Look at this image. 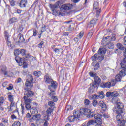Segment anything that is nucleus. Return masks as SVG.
I'll return each instance as SVG.
<instances>
[{
	"instance_id": "obj_1",
	"label": "nucleus",
	"mask_w": 126,
	"mask_h": 126,
	"mask_svg": "<svg viewBox=\"0 0 126 126\" xmlns=\"http://www.w3.org/2000/svg\"><path fill=\"white\" fill-rule=\"evenodd\" d=\"M60 5H61V2L58 1L54 5L50 4V7L52 9V11H53V14L54 15H61L62 16H63V12H65L66 10H69L72 8V4H64L61 6L60 8V11H57L55 9V8H59L60 7Z\"/></svg>"
},
{
	"instance_id": "obj_2",
	"label": "nucleus",
	"mask_w": 126,
	"mask_h": 126,
	"mask_svg": "<svg viewBox=\"0 0 126 126\" xmlns=\"http://www.w3.org/2000/svg\"><path fill=\"white\" fill-rule=\"evenodd\" d=\"M47 115L44 116V118L43 120L41 121V123H43L44 126H48L49 125V123L48 121L50 120V115L53 113V108H49L46 111Z\"/></svg>"
},
{
	"instance_id": "obj_3",
	"label": "nucleus",
	"mask_w": 126,
	"mask_h": 126,
	"mask_svg": "<svg viewBox=\"0 0 126 126\" xmlns=\"http://www.w3.org/2000/svg\"><path fill=\"white\" fill-rule=\"evenodd\" d=\"M28 78L25 82L26 87L25 88H28V89H32L33 87V76L30 75L28 76Z\"/></svg>"
},
{
	"instance_id": "obj_4",
	"label": "nucleus",
	"mask_w": 126,
	"mask_h": 126,
	"mask_svg": "<svg viewBox=\"0 0 126 126\" xmlns=\"http://www.w3.org/2000/svg\"><path fill=\"white\" fill-rule=\"evenodd\" d=\"M80 111L81 115H86L87 118H91L94 117V114H93V113L91 112V111H90V110L87 108H83L82 109H80Z\"/></svg>"
},
{
	"instance_id": "obj_5",
	"label": "nucleus",
	"mask_w": 126,
	"mask_h": 126,
	"mask_svg": "<svg viewBox=\"0 0 126 126\" xmlns=\"http://www.w3.org/2000/svg\"><path fill=\"white\" fill-rule=\"evenodd\" d=\"M25 92L24 93V99H26V98H30L34 96V92L31 91V89H29L28 88H25Z\"/></svg>"
},
{
	"instance_id": "obj_6",
	"label": "nucleus",
	"mask_w": 126,
	"mask_h": 126,
	"mask_svg": "<svg viewBox=\"0 0 126 126\" xmlns=\"http://www.w3.org/2000/svg\"><path fill=\"white\" fill-rule=\"evenodd\" d=\"M80 110L75 111L73 113V116H69L68 119L69 122H74L75 119H78L80 117Z\"/></svg>"
},
{
	"instance_id": "obj_7",
	"label": "nucleus",
	"mask_w": 126,
	"mask_h": 126,
	"mask_svg": "<svg viewBox=\"0 0 126 126\" xmlns=\"http://www.w3.org/2000/svg\"><path fill=\"white\" fill-rule=\"evenodd\" d=\"M98 95L94 94L92 95V99H104L105 98V94H104V92L101 91L98 92Z\"/></svg>"
},
{
	"instance_id": "obj_8",
	"label": "nucleus",
	"mask_w": 126,
	"mask_h": 126,
	"mask_svg": "<svg viewBox=\"0 0 126 126\" xmlns=\"http://www.w3.org/2000/svg\"><path fill=\"white\" fill-rule=\"evenodd\" d=\"M126 75V71L125 70H121L119 72V73L115 76V80L116 81H121L122 80V77H124Z\"/></svg>"
},
{
	"instance_id": "obj_9",
	"label": "nucleus",
	"mask_w": 126,
	"mask_h": 126,
	"mask_svg": "<svg viewBox=\"0 0 126 126\" xmlns=\"http://www.w3.org/2000/svg\"><path fill=\"white\" fill-rule=\"evenodd\" d=\"M117 110H116V114H120V113H124V104L122 102H118L116 103Z\"/></svg>"
},
{
	"instance_id": "obj_10",
	"label": "nucleus",
	"mask_w": 126,
	"mask_h": 126,
	"mask_svg": "<svg viewBox=\"0 0 126 126\" xmlns=\"http://www.w3.org/2000/svg\"><path fill=\"white\" fill-rule=\"evenodd\" d=\"M106 97L107 98H115L116 97H118L119 96V93L118 92H107L105 95Z\"/></svg>"
},
{
	"instance_id": "obj_11",
	"label": "nucleus",
	"mask_w": 126,
	"mask_h": 126,
	"mask_svg": "<svg viewBox=\"0 0 126 126\" xmlns=\"http://www.w3.org/2000/svg\"><path fill=\"white\" fill-rule=\"evenodd\" d=\"M15 60L18 63L19 65H26V63L24 61V59L20 57H15Z\"/></svg>"
},
{
	"instance_id": "obj_12",
	"label": "nucleus",
	"mask_w": 126,
	"mask_h": 126,
	"mask_svg": "<svg viewBox=\"0 0 126 126\" xmlns=\"http://www.w3.org/2000/svg\"><path fill=\"white\" fill-rule=\"evenodd\" d=\"M51 92L49 93V96H50L51 99L54 101V102L58 101V97L55 95H56V93H55V90H52V88H49Z\"/></svg>"
},
{
	"instance_id": "obj_13",
	"label": "nucleus",
	"mask_w": 126,
	"mask_h": 126,
	"mask_svg": "<svg viewBox=\"0 0 126 126\" xmlns=\"http://www.w3.org/2000/svg\"><path fill=\"white\" fill-rule=\"evenodd\" d=\"M94 119H96L95 122L96 123H99V124H102L103 120H102V115L97 113L94 115Z\"/></svg>"
},
{
	"instance_id": "obj_14",
	"label": "nucleus",
	"mask_w": 126,
	"mask_h": 126,
	"mask_svg": "<svg viewBox=\"0 0 126 126\" xmlns=\"http://www.w3.org/2000/svg\"><path fill=\"white\" fill-rule=\"evenodd\" d=\"M94 9L96 10L97 15H99L101 13V9L99 8V3L98 2H94Z\"/></svg>"
},
{
	"instance_id": "obj_15",
	"label": "nucleus",
	"mask_w": 126,
	"mask_h": 126,
	"mask_svg": "<svg viewBox=\"0 0 126 126\" xmlns=\"http://www.w3.org/2000/svg\"><path fill=\"white\" fill-rule=\"evenodd\" d=\"M112 84V86H115L116 85V83H115V80H112L111 82H108L104 84V87H106V88H110L111 87Z\"/></svg>"
},
{
	"instance_id": "obj_16",
	"label": "nucleus",
	"mask_w": 126,
	"mask_h": 126,
	"mask_svg": "<svg viewBox=\"0 0 126 126\" xmlns=\"http://www.w3.org/2000/svg\"><path fill=\"white\" fill-rule=\"evenodd\" d=\"M5 38L7 41V45L8 47H11V43L9 41V35H8V32H5Z\"/></svg>"
},
{
	"instance_id": "obj_17",
	"label": "nucleus",
	"mask_w": 126,
	"mask_h": 126,
	"mask_svg": "<svg viewBox=\"0 0 126 126\" xmlns=\"http://www.w3.org/2000/svg\"><path fill=\"white\" fill-rule=\"evenodd\" d=\"M96 87H97V84L95 83H93L92 85H91V87L89 88V92L91 94L93 93Z\"/></svg>"
},
{
	"instance_id": "obj_18",
	"label": "nucleus",
	"mask_w": 126,
	"mask_h": 126,
	"mask_svg": "<svg viewBox=\"0 0 126 126\" xmlns=\"http://www.w3.org/2000/svg\"><path fill=\"white\" fill-rule=\"evenodd\" d=\"M98 105L99 106H100V107H101V109L102 110V111H106V110H107V105H106V104H105L104 101H100L99 102Z\"/></svg>"
},
{
	"instance_id": "obj_19",
	"label": "nucleus",
	"mask_w": 126,
	"mask_h": 126,
	"mask_svg": "<svg viewBox=\"0 0 126 126\" xmlns=\"http://www.w3.org/2000/svg\"><path fill=\"white\" fill-rule=\"evenodd\" d=\"M27 5V0H22L19 4V6L21 8H24V7H26Z\"/></svg>"
},
{
	"instance_id": "obj_20",
	"label": "nucleus",
	"mask_w": 126,
	"mask_h": 126,
	"mask_svg": "<svg viewBox=\"0 0 126 126\" xmlns=\"http://www.w3.org/2000/svg\"><path fill=\"white\" fill-rule=\"evenodd\" d=\"M44 81L46 83L50 84L53 81V80L50 78L49 74H46V75L44 76Z\"/></svg>"
},
{
	"instance_id": "obj_21",
	"label": "nucleus",
	"mask_w": 126,
	"mask_h": 126,
	"mask_svg": "<svg viewBox=\"0 0 126 126\" xmlns=\"http://www.w3.org/2000/svg\"><path fill=\"white\" fill-rule=\"evenodd\" d=\"M94 82L93 83L96 84V86H97V85H99V84L101 83V78H100V77H99L98 76H95V77H94Z\"/></svg>"
},
{
	"instance_id": "obj_22",
	"label": "nucleus",
	"mask_w": 126,
	"mask_h": 126,
	"mask_svg": "<svg viewBox=\"0 0 126 126\" xmlns=\"http://www.w3.org/2000/svg\"><path fill=\"white\" fill-rule=\"evenodd\" d=\"M106 52H107V50H106V48H100L98 50V54L99 55H104V54H106Z\"/></svg>"
},
{
	"instance_id": "obj_23",
	"label": "nucleus",
	"mask_w": 126,
	"mask_h": 126,
	"mask_svg": "<svg viewBox=\"0 0 126 126\" xmlns=\"http://www.w3.org/2000/svg\"><path fill=\"white\" fill-rule=\"evenodd\" d=\"M116 119L118 122H119L120 121H121L122 120H124L123 118V116L121 114H123V113L119 112V113H116Z\"/></svg>"
},
{
	"instance_id": "obj_24",
	"label": "nucleus",
	"mask_w": 126,
	"mask_h": 126,
	"mask_svg": "<svg viewBox=\"0 0 126 126\" xmlns=\"http://www.w3.org/2000/svg\"><path fill=\"white\" fill-rule=\"evenodd\" d=\"M20 55H21V56H24L25 58H28L29 57V55H26V51L25 49H20Z\"/></svg>"
},
{
	"instance_id": "obj_25",
	"label": "nucleus",
	"mask_w": 126,
	"mask_h": 126,
	"mask_svg": "<svg viewBox=\"0 0 126 126\" xmlns=\"http://www.w3.org/2000/svg\"><path fill=\"white\" fill-rule=\"evenodd\" d=\"M118 124L119 126H126V121H125L124 119H122L120 121H118Z\"/></svg>"
},
{
	"instance_id": "obj_26",
	"label": "nucleus",
	"mask_w": 126,
	"mask_h": 126,
	"mask_svg": "<svg viewBox=\"0 0 126 126\" xmlns=\"http://www.w3.org/2000/svg\"><path fill=\"white\" fill-rule=\"evenodd\" d=\"M50 83L51 84V87L54 89H56L58 87V83L57 82L52 81Z\"/></svg>"
},
{
	"instance_id": "obj_27",
	"label": "nucleus",
	"mask_w": 126,
	"mask_h": 126,
	"mask_svg": "<svg viewBox=\"0 0 126 126\" xmlns=\"http://www.w3.org/2000/svg\"><path fill=\"white\" fill-rule=\"evenodd\" d=\"M117 47L119 50H122V51H125L126 49V47L123 46V44L121 43H117Z\"/></svg>"
},
{
	"instance_id": "obj_28",
	"label": "nucleus",
	"mask_w": 126,
	"mask_h": 126,
	"mask_svg": "<svg viewBox=\"0 0 126 126\" xmlns=\"http://www.w3.org/2000/svg\"><path fill=\"white\" fill-rule=\"evenodd\" d=\"M30 112L32 115H36V114H38V111L35 108H32V109H31Z\"/></svg>"
},
{
	"instance_id": "obj_29",
	"label": "nucleus",
	"mask_w": 126,
	"mask_h": 126,
	"mask_svg": "<svg viewBox=\"0 0 126 126\" xmlns=\"http://www.w3.org/2000/svg\"><path fill=\"white\" fill-rule=\"evenodd\" d=\"M14 54L15 57H19L20 55V49H16L14 50Z\"/></svg>"
},
{
	"instance_id": "obj_30",
	"label": "nucleus",
	"mask_w": 126,
	"mask_h": 126,
	"mask_svg": "<svg viewBox=\"0 0 126 126\" xmlns=\"http://www.w3.org/2000/svg\"><path fill=\"white\" fill-rule=\"evenodd\" d=\"M18 37H19V43H23V42L25 41V40L24 39V38L23 37V35H21V34H19Z\"/></svg>"
},
{
	"instance_id": "obj_31",
	"label": "nucleus",
	"mask_w": 126,
	"mask_h": 126,
	"mask_svg": "<svg viewBox=\"0 0 126 126\" xmlns=\"http://www.w3.org/2000/svg\"><path fill=\"white\" fill-rule=\"evenodd\" d=\"M96 123H97L96 122H95V121L93 120H89L87 123V126H89L91 125H94V124H96Z\"/></svg>"
},
{
	"instance_id": "obj_32",
	"label": "nucleus",
	"mask_w": 126,
	"mask_h": 126,
	"mask_svg": "<svg viewBox=\"0 0 126 126\" xmlns=\"http://www.w3.org/2000/svg\"><path fill=\"white\" fill-rule=\"evenodd\" d=\"M4 75L5 76L10 77V76H13V73L12 72H10V71H7V72L4 73Z\"/></svg>"
},
{
	"instance_id": "obj_33",
	"label": "nucleus",
	"mask_w": 126,
	"mask_h": 126,
	"mask_svg": "<svg viewBox=\"0 0 126 126\" xmlns=\"http://www.w3.org/2000/svg\"><path fill=\"white\" fill-rule=\"evenodd\" d=\"M34 75L35 76H37L38 77L41 76L42 73L40 71H36L33 72Z\"/></svg>"
},
{
	"instance_id": "obj_34",
	"label": "nucleus",
	"mask_w": 126,
	"mask_h": 126,
	"mask_svg": "<svg viewBox=\"0 0 126 126\" xmlns=\"http://www.w3.org/2000/svg\"><path fill=\"white\" fill-rule=\"evenodd\" d=\"M110 38H111V36H108L103 38L102 44H104V45L107 44V41H108V39H110Z\"/></svg>"
},
{
	"instance_id": "obj_35",
	"label": "nucleus",
	"mask_w": 126,
	"mask_h": 126,
	"mask_svg": "<svg viewBox=\"0 0 126 126\" xmlns=\"http://www.w3.org/2000/svg\"><path fill=\"white\" fill-rule=\"evenodd\" d=\"M27 98L28 97H26V99H24L25 105L30 104V103H31V101H32V100L28 99Z\"/></svg>"
},
{
	"instance_id": "obj_36",
	"label": "nucleus",
	"mask_w": 126,
	"mask_h": 126,
	"mask_svg": "<svg viewBox=\"0 0 126 126\" xmlns=\"http://www.w3.org/2000/svg\"><path fill=\"white\" fill-rule=\"evenodd\" d=\"M96 24V22H95V20H92L90 21V24H89V27H92V26H94Z\"/></svg>"
},
{
	"instance_id": "obj_37",
	"label": "nucleus",
	"mask_w": 126,
	"mask_h": 126,
	"mask_svg": "<svg viewBox=\"0 0 126 126\" xmlns=\"http://www.w3.org/2000/svg\"><path fill=\"white\" fill-rule=\"evenodd\" d=\"M16 21H17V18L13 17L10 20L9 23L11 24V23H14V22H16Z\"/></svg>"
},
{
	"instance_id": "obj_38",
	"label": "nucleus",
	"mask_w": 126,
	"mask_h": 126,
	"mask_svg": "<svg viewBox=\"0 0 126 126\" xmlns=\"http://www.w3.org/2000/svg\"><path fill=\"white\" fill-rule=\"evenodd\" d=\"M84 34V32L83 31L80 32L79 35H77L78 39H81L83 37V35Z\"/></svg>"
},
{
	"instance_id": "obj_39",
	"label": "nucleus",
	"mask_w": 126,
	"mask_h": 126,
	"mask_svg": "<svg viewBox=\"0 0 126 126\" xmlns=\"http://www.w3.org/2000/svg\"><path fill=\"white\" fill-rule=\"evenodd\" d=\"M92 60L94 61V62L97 61V60H98V54H95L94 56L92 57Z\"/></svg>"
},
{
	"instance_id": "obj_40",
	"label": "nucleus",
	"mask_w": 126,
	"mask_h": 126,
	"mask_svg": "<svg viewBox=\"0 0 126 126\" xmlns=\"http://www.w3.org/2000/svg\"><path fill=\"white\" fill-rule=\"evenodd\" d=\"M21 126V123H20L19 121H16L12 125V126Z\"/></svg>"
},
{
	"instance_id": "obj_41",
	"label": "nucleus",
	"mask_w": 126,
	"mask_h": 126,
	"mask_svg": "<svg viewBox=\"0 0 126 126\" xmlns=\"http://www.w3.org/2000/svg\"><path fill=\"white\" fill-rule=\"evenodd\" d=\"M54 52H55V53H57V54H61V53H62V52H63V49L55 48L54 49Z\"/></svg>"
},
{
	"instance_id": "obj_42",
	"label": "nucleus",
	"mask_w": 126,
	"mask_h": 126,
	"mask_svg": "<svg viewBox=\"0 0 126 126\" xmlns=\"http://www.w3.org/2000/svg\"><path fill=\"white\" fill-rule=\"evenodd\" d=\"M14 102L13 101H11V104H10V106L8 107V108H9L10 107V109H9V112H11V111H12V107H13V106H14Z\"/></svg>"
},
{
	"instance_id": "obj_43",
	"label": "nucleus",
	"mask_w": 126,
	"mask_h": 126,
	"mask_svg": "<svg viewBox=\"0 0 126 126\" xmlns=\"http://www.w3.org/2000/svg\"><path fill=\"white\" fill-rule=\"evenodd\" d=\"M107 47L108 48V49H114V44L112 43H109L107 44Z\"/></svg>"
},
{
	"instance_id": "obj_44",
	"label": "nucleus",
	"mask_w": 126,
	"mask_h": 126,
	"mask_svg": "<svg viewBox=\"0 0 126 126\" xmlns=\"http://www.w3.org/2000/svg\"><path fill=\"white\" fill-rule=\"evenodd\" d=\"M48 106H49V107H55V102H54L52 101H49L48 103Z\"/></svg>"
},
{
	"instance_id": "obj_45",
	"label": "nucleus",
	"mask_w": 126,
	"mask_h": 126,
	"mask_svg": "<svg viewBox=\"0 0 126 126\" xmlns=\"http://www.w3.org/2000/svg\"><path fill=\"white\" fill-rule=\"evenodd\" d=\"M25 108L27 111H30L32 109L30 104H25Z\"/></svg>"
},
{
	"instance_id": "obj_46",
	"label": "nucleus",
	"mask_w": 126,
	"mask_h": 126,
	"mask_svg": "<svg viewBox=\"0 0 126 126\" xmlns=\"http://www.w3.org/2000/svg\"><path fill=\"white\" fill-rule=\"evenodd\" d=\"M84 104H85V105H86V106H88V105H89V104H90V101H89V100H88L87 99H86L84 100Z\"/></svg>"
},
{
	"instance_id": "obj_47",
	"label": "nucleus",
	"mask_w": 126,
	"mask_h": 126,
	"mask_svg": "<svg viewBox=\"0 0 126 126\" xmlns=\"http://www.w3.org/2000/svg\"><path fill=\"white\" fill-rule=\"evenodd\" d=\"M73 108H71V106L70 105H67L65 108L66 111H71L72 110Z\"/></svg>"
},
{
	"instance_id": "obj_48",
	"label": "nucleus",
	"mask_w": 126,
	"mask_h": 126,
	"mask_svg": "<svg viewBox=\"0 0 126 126\" xmlns=\"http://www.w3.org/2000/svg\"><path fill=\"white\" fill-rule=\"evenodd\" d=\"M1 71H2V72H3V73H4H4H6L7 71V68L5 66H4L1 69Z\"/></svg>"
},
{
	"instance_id": "obj_49",
	"label": "nucleus",
	"mask_w": 126,
	"mask_h": 126,
	"mask_svg": "<svg viewBox=\"0 0 126 126\" xmlns=\"http://www.w3.org/2000/svg\"><path fill=\"white\" fill-rule=\"evenodd\" d=\"M98 105V101H97V100H94L93 101V105L94 106V107H96V106H97Z\"/></svg>"
},
{
	"instance_id": "obj_50",
	"label": "nucleus",
	"mask_w": 126,
	"mask_h": 126,
	"mask_svg": "<svg viewBox=\"0 0 126 126\" xmlns=\"http://www.w3.org/2000/svg\"><path fill=\"white\" fill-rule=\"evenodd\" d=\"M8 100L10 101V102H12L13 101V96L11 95H9L8 96Z\"/></svg>"
},
{
	"instance_id": "obj_51",
	"label": "nucleus",
	"mask_w": 126,
	"mask_h": 126,
	"mask_svg": "<svg viewBox=\"0 0 126 126\" xmlns=\"http://www.w3.org/2000/svg\"><path fill=\"white\" fill-rule=\"evenodd\" d=\"M43 45H44V41H41L38 45V47L40 48V49H42L43 48Z\"/></svg>"
},
{
	"instance_id": "obj_52",
	"label": "nucleus",
	"mask_w": 126,
	"mask_h": 126,
	"mask_svg": "<svg viewBox=\"0 0 126 126\" xmlns=\"http://www.w3.org/2000/svg\"><path fill=\"white\" fill-rule=\"evenodd\" d=\"M4 102V98L3 97H1L0 98V104L3 105V103Z\"/></svg>"
},
{
	"instance_id": "obj_53",
	"label": "nucleus",
	"mask_w": 126,
	"mask_h": 126,
	"mask_svg": "<svg viewBox=\"0 0 126 126\" xmlns=\"http://www.w3.org/2000/svg\"><path fill=\"white\" fill-rule=\"evenodd\" d=\"M41 118V115L37 114L33 115V119H40Z\"/></svg>"
},
{
	"instance_id": "obj_54",
	"label": "nucleus",
	"mask_w": 126,
	"mask_h": 126,
	"mask_svg": "<svg viewBox=\"0 0 126 126\" xmlns=\"http://www.w3.org/2000/svg\"><path fill=\"white\" fill-rule=\"evenodd\" d=\"M13 89V86L12 85V84H10L9 87L6 88V89H7V90H12Z\"/></svg>"
},
{
	"instance_id": "obj_55",
	"label": "nucleus",
	"mask_w": 126,
	"mask_h": 126,
	"mask_svg": "<svg viewBox=\"0 0 126 126\" xmlns=\"http://www.w3.org/2000/svg\"><path fill=\"white\" fill-rule=\"evenodd\" d=\"M110 38L112 41H116V35L112 34V36L110 37Z\"/></svg>"
},
{
	"instance_id": "obj_56",
	"label": "nucleus",
	"mask_w": 126,
	"mask_h": 126,
	"mask_svg": "<svg viewBox=\"0 0 126 126\" xmlns=\"http://www.w3.org/2000/svg\"><path fill=\"white\" fill-rule=\"evenodd\" d=\"M89 75L91 76V77H95V76H96V74H94L92 72H89Z\"/></svg>"
},
{
	"instance_id": "obj_57",
	"label": "nucleus",
	"mask_w": 126,
	"mask_h": 126,
	"mask_svg": "<svg viewBox=\"0 0 126 126\" xmlns=\"http://www.w3.org/2000/svg\"><path fill=\"white\" fill-rule=\"evenodd\" d=\"M99 67H100V64L97 63L94 66V70H96Z\"/></svg>"
},
{
	"instance_id": "obj_58",
	"label": "nucleus",
	"mask_w": 126,
	"mask_h": 126,
	"mask_svg": "<svg viewBox=\"0 0 126 126\" xmlns=\"http://www.w3.org/2000/svg\"><path fill=\"white\" fill-rule=\"evenodd\" d=\"M101 116H102V117H104L105 119H108V118H109V117H110V116H109V115H108L107 114H105V113L102 114V115H101Z\"/></svg>"
},
{
	"instance_id": "obj_59",
	"label": "nucleus",
	"mask_w": 126,
	"mask_h": 126,
	"mask_svg": "<svg viewBox=\"0 0 126 126\" xmlns=\"http://www.w3.org/2000/svg\"><path fill=\"white\" fill-rule=\"evenodd\" d=\"M73 29H74V28L71 27V25H69V27L67 28V30H68V31H72Z\"/></svg>"
},
{
	"instance_id": "obj_60",
	"label": "nucleus",
	"mask_w": 126,
	"mask_h": 126,
	"mask_svg": "<svg viewBox=\"0 0 126 126\" xmlns=\"http://www.w3.org/2000/svg\"><path fill=\"white\" fill-rule=\"evenodd\" d=\"M125 52L124 53V57H125V58H124V62H125V63H126V50H124Z\"/></svg>"
},
{
	"instance_id": "obj_61",
	"label": "nucleus",
	"mask_w": 126,
	"mask_h": 126,
	"mask_svg": "<svg viewBox=\"0 0 126 126\" xmlns=\"http://www.w3.org/2000/svg\"><path fill=\"white\" fill-rule=\"evenodd\" d=\"M10 3L11 6H14L15 5V1H14V0H11L10 1Z\"/></svg>"
},
{
	"instance_id": "obj_62",
	"label": "nucleus",
	"mask_w": 126,
	"mask_h": 126,
	"mask_svg": "<svg viewBox=\"0 0 126 126\" xmlns=\"http://www.w3.org/2000/svg\"><path fill=\"white\" fill-rule=\"evenodd\" d=\"M33 36H34V37L37 36V30L35 29H33Z\"/></svg>"
},
{
	"instance_id": "obj_63",
	"label": "nucleus",
	"mask_w": 126,
	"mask_h": 126,
	"mask_svg": "<svg viewBox=\"0 0 126 126\" xmlns=\"http://www.w3.org/2000/svg\"><path fill=\"white\" fill-rule=\"evenodd\" d=\"M3 105V104H0V111H1V112L4 110V107L2 106Z\"/></svg>"
},
{
	"instance_id": "obj_64",
	"label": "nucleus",
	"mask_w": 126,
	"mask_h": 126,
	"mask_svg": "<svg viewBox=\"0 0 126 126\" xmlns=\"http://www.w3.org/2000/svg\"><path fill=\"white\" fill-rule=\"evenodd\" d=\"M7 85V81L4 82L2 84V86H3V87H6Z\"/></svg>"
}]
</instances>
